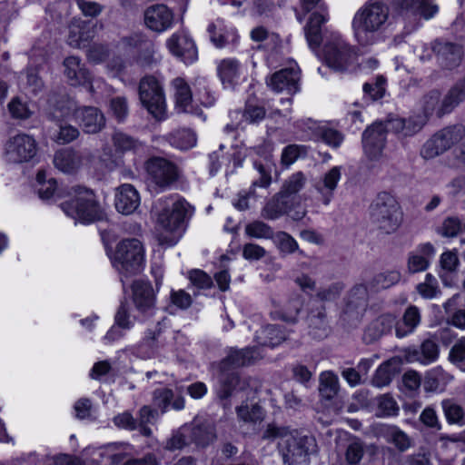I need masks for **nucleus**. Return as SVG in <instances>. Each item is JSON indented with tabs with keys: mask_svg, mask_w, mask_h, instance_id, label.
<instances>
[{
	"mask_svg": "<svg viewBox=\"0 0 465 465\" xmlns=\"http://www.w3.org/2000/svg\"><path fill=\"white\" fill-rule=\"evenodd\" d=\"M390 9L381 1L369 0L353 15L351 28L357 43L371 46L383 39L389 25Z\"/></svg>",
	"mask_w": 465,
	"mask_h": 465,
	"instance_id": "1",
	"label": "nucleus"
},
{
	"mask_svg": "<svg viewBox=\"0 0 465 465\" xmlns=\"http://www.w3.org/2000/svg\"><path fill=\"white\" fill-rule=\"evenodd\" d=\"M191 206L184 199L160 198L153 206L156 230L161 244H175L183 231Z\"/></svg>",
	"mask_w": 465,
	"mask_h": 465,
	"instance_id": "2",
	"label": "nucleus"
},
{
	"mask_svg": "<svg viewBox=\"0 0 465 465\" xmlns=\"http://www.w3.org/2000/svg\"><path fill=\"white\" fill-rule=\"evenodd\" d=\"M465 101V76L459 79L442 97L438 90L427 93L420 101L422 114L426 122L432 114L442 117L451 113L459 104Z\"/></svg>",
	"mask_w": 465,
	"mask_h": 465,
	"instance_id": "3",
	"label": "nucleus"
},
{
	"mask_svg": "<svg viewBox=\"0 0 465 465\" xmlns=\"http://www.w3.org/2000/svg\"><path fill=\"white\" fill-rule=\"evenodd\" d=\"M371 223L381 232L390 234L398 230L402 221L399 203L391 194L382 192L370 206Z\"/></svg>",
	"mask_w": 465,
	"mask_h": 465,
	"instance_id": "4",
	"label": "nucleus"
},
{
	"mask_svg": "<svg viewBox=\"0 0 465 465\" xmlns=\"http://www.w3.org/2000/svg\"><path fill=\"white\" fill-rule=\"evenodd\" d=\"M74 193V198L62 203V209L68 216L84 223L104 219V211L92 191L78 187Z\"/></svg>",
	"mask_w": 465,
	"mask_h": 465,
	"instance_id": "5",
	"label": "nucleus"
},
{
	"mask_svg": "<svg viewBox=\"0 0 465 465\" xmlns=\"http://www.w3.org/2000/svg\"><path fill=\"white\" fill-rule=\"evenodd\" d=\"M145 168L148 185L156 193L170 189L180 177L177 165L165 158H151L146 162Z\"/></svg>",
	"mask_w": 465,
	"mask_h": 465,
	"instance_id": "6",
	"label": "nucleus"
},
{
	"mask_svg": "<svg viewBox=\"0 0 465 465\" xmlns=\"http://www.w3.org/2000/svg\"><path fill=\"white\" fill-rule=\"evenodd\" d=\"M114 266L124 273L139 272L143 263V247L137 239H124L117 246L114 255Z\"/></svg>",
	"mask_w": 465,
	"mask_h": 465,
	"instance_id": "7",
	"label": "nucleus"
},
{
	"mask_svg": "<svg viewBox=\"0 0 465 465\" xmlns=\"http://www.w3.org/2000/svg\"><path fill=\"white\" fill-rule=\"evenodd\" d=\"M465 136V127L452 125L435 133L420 149V156L426 160L433 159L450 149Z\"/></svg>",
	"mask_w": 465,
	"mask_h": 465,
	"instance_id": "8",
	"label": "nucleus"
},
{
	"mask_svg": "<svg viewBox=\"0 0 465 465\" xmlns=\"http://www.w3.org/2000/svg\"><path fill=\"white\" fill-rule=\"evenodd\" d=\"M282 452L284 462L289 465L307 464L310 456L317 452V443L313 437L302 436L294 431L284 441Z\"/></svg>",
	"mask_w": 465,
	"mask_h": 465,
	"instance_id": "9",
	"label": "nucleus"
},
{
	"mask_svg": "<svg viewBox=\"0 0 465 465\" xmlns=\"http://www.w3.org/2000/svg\"><path fill=\"white\" fill-rule=\"evenodd\" d=\"M139 97L143 105L155 119L165 117V98L163 87L153 76L143 77L139 84Z\"/></svg>",
	"mask_w": 465,
	"mask_h": 465,
	"instance_id": "10",
	"label": "nucleus"
},
{
	"mask_svg": "<svg viewBox=\"0 0 465 465\" xmlns=\"http://www.w3.org/2000/svg\"><path fill=\"white\" fill-rule=\"evenodd\" d=\"M36 152L35 140L28 134H19L10 137L5 143L4 158L10 163H21L33 159Z\"/></svg>",
	"mask_w": 465,
	"mask_h": 465,
	"instance_id": "11",
	"label": "nucleus"
},
{
	"mask_svg": "<svg viewBox=\"0 0 465 465\" xmlns=\"http://www.w3.org/2000/svg\"><path fill=\"white\" fill-rule=\"evenodd\" d=\"M324 57L329 67L344 71L353 62L355 53L340 35H334L324 45Z\"/></svg>",
	"mask_w": 465,
	"mask_h": 465,
	"instance_id": "12",
	"label": "nucleus"
},
{
	"mask_svg": "<svg viewBox=\"0 0 465 465\" xmlns=\"http://www.w3.org/2000/svg\"><path fill=\"white\" fill-rule=\"evenodd\" d=\"M273 163L272 161L271 153H266L262 160H256L254 162V168L257 170L260 177L254 180L252 183L250 191L245 193H239L237 201L233 203L235 208L240 211H245L250 208L249 198L254 197L255 187L267 188L272 183V169Z\"/></svg>",
	"mask_w": 465,
	"mask_h": 465,
	"instance_id": "13",
	"label": "nucleus"
},
{
	"mask_svg": "<svg viewBox=\"0 0 465 465\" xmlns=\"http://www.w3.org/2000/svg\"><path fill=\"white\" fill-rule=\"evenodd\" d=\"M131 290L136 311L143 316H153L156 311V292L152 284L143 280H135Z\"/></svg>",
	"mask_w": 465,
	"mask_h": 465,
	"instance_id": "14",
	"label": "nucleus"
},
{
	"mask_svg": "<svg viewBox=\"0 0 465 465\" xmlns=\"http://www.w3.org/2000/svg\"><path fill=\"white\" fill-rule=\"evenodd\" d=\"M94 155L88 152H78L73 149H63L55 153L54 166L64 173H74L83 165L92 162Z\"/></svg>",
	"mask_w": 465,
	"mask_h": 465,
	"instance_id": "15",
	"label": "nucleus"
},
{
	"mask_svg": "<svg viewBox=\"0 0 465 465\" xmlns=\"http://www.w3.org/2000/svg\"><path fill=\"white\" fill-rule=\"evenodd\" d=\"M365 154L371 160L379 159L385 147L386 128L382 123H377L367 128L362 134Z\"/></svg>",
	"mask_w": 465,
	"mask_h": 465,
	"instance_id": "16",
	"label": "nucleus"
},
{
	"mask_svg": "<svg viewBox=\"0 0 465 465\" xmlns=\"http://www.w3.org/2000/svg\"><path fill=\"white\" fill-rule=\"evenodd\" d=\"M262 358L260 348L247 347L245 349H230L227 356L220 362V369L227 371L231 369H236L254 363Z\"/></svg>",
	"mask_w": 465,
	"mask_h": 465,
	"instance_id": "17",
	"label": "nucleus"
},
{
	"mask_svg": "<svg viewBox=\"0 0 465 465\" xmlns=\"http://www.w3.org/2000/svg\"><path fill=\"white\" fill-rule=\"evenodd\" d=\"M300 71L296 64L275 72L267 80L268 86L277 93L294 94L299 90Z\"/></svg>",
	"mask_w": 465,
	"mask_h": 465,
	"instance_id": "18",
	"label": "nucleus"
},
{
	"mask_svg": "<svg viewBox=\"0 0 465 465\" xmlns=\"http://www.w3.org/2000/svg\"><path fill=\"white\" fill-rule=\"evenodd\" d=\"M431 49L437 55L439 64L444 69L452 70L462 61L463 52L459 45L436 40L431 44Z\"/></svg>",
	"mask_w": 465,
	"mask_h": 465,
	"instance_id": "19",
	"label": "nucleus"
},
{
	"mask_svg": "<svg viewBox=\"0 0 465 465\" xmlns=\"http://www.w3.org/2000/svg\"><path fill=\"white\" fill-rule=\"evenodd\" d=\"M64 74L71 85H89V91L94 92L92 76L85 65L77 56H69L64 61Z\"/></svg>",
	"mask_w": 465,
	"mask_h": 465,
	"instance_id": "20",
	"label": "nucleus"
},
{
	"mask_svg": "<svg viewBox=\"0 0 465 465\" xmlns=\"http://www.w3.org/2000/svg\"><path fill=\"white\" fill-rule=\"evenodd\" d=\"M169 51L185 64L197 60L198 53L193 41L184 34H173L166 42Z\"/></svg>",
	"mask_w": 465,
	"mask_h": 465,
	"instance_id": "21",
	"label": "nucleus"
},
{
	"mask_svg": "<svg viewBox=\"0 0 465 465\" xmlns=\"http://www.w3.org/2000/svg\"><path fill=\"white\" fill-rule=\"evenodd\" d=\"M371 289L369 283L356 284L349 292L348 302L344 310V315L348 318L353 316L360 321L367 307Z\"/></svg>",
	"mask_w": 465,
	"mask_h": 465,
	"instance_id": "22",
	"label": "nucleus"
},
{
	"mask_svg": "<svg viewBox=\"0 0 465 465\" xmlns=\"http://www.w3.org/2000/svg\"><path fill=\"white\" fill-rule=\"evenodd\" d=\"M173 12L164 5H154L144 12V23L152 31L162 33L171 27Z\"/></svg>",
	"mask_w": 465,
	"mask_h": 465,
	"instance_id": "23",
	"label": "nucleus"
},
{
	"mask_svg": "<svg viewBox=\"0 0 465 465\" xmlns=\"http://www.w3.org/2000/svg\"><path fill=\"white\" fill-rule=\"evenodd\" d=\"M393 5L403 15H420L430 19L438 12V5L430 0H394Z\"/></svg>",
	"mask_w": 465,
	"mask_h": 465,
	"instance_id": "24",
	"label": "nucleus"
},
{
	"mask_svg": "<svg viewBox=\"0 0 465 465\" xmlns=\"http://www.w3.org/2000/svg\"><path fill=\"white\" fill-rule=\"evenodd\" d=\"M377 436L394 446L400 452H405L413 446V439L395 425L381 424L376 427Z\"/></svg>",
	"mask_w": 465,
	"mask_h": 465,
	"instance_id": "25",
	"label": "nucleus"
},
{
	"mask_svg": "<svg viewBox=\"0 0 465 465\" xmlns=\"http://www.w3.org/2000/svg\"><path fill=\"white\" fill-rule=\"evenodd\" d=\"M341 178V167L333 166L315 183L314 188L320 194V200L324 205H329L331 203Z\"/></svg>",
	"mask_w": 465,
	"mask_h": 465,
	"instance_id": "26",
	"label": "nucleus"
},
{
	"mask_svg": "<svg viewBox=\"0 0 465 465\" xmlns=\"http://www.w3.org/2000/svg\"><path fill=\"white\" fill-rule=\"evenodd\" d=\"M114 204L119 213L129 215L140 205V195L132 184L124 183L116 189Z\"/></svg>",
	"mask_w": 465,
	"mask_h": 465,
	"instance_id": "27",
	"label": "nucleus"
},
{
	"mask_svg": "<svg viewBox=\"0 0 465 465\" xmlns=\"http://www.w3.org/2000/svg\"><path fill=\"white\" fill-rule=\"evenodd\" d=\"M49 103V113L48 116L50 119L62 122L71 115L77 117V112L80 108L77 107L76 102L72 98L62 95L53 96L48 100Z\"/></svg>",
	"mask_w": 465,
	"mask_h": 465,
	"instance_id": "28",
	"label": "nucleus"
},
{
	"mask_svg": "<svg viewBox=\"0 0 465 465\" xmlns=\"http://www.w3.org/2000/svg\"><path fill=\"white\" fill-rule=\"evenodd\" d=\"M76 119L81 123L84 131L88 134H96L105 125L104 115L98 108L93 106L80 108Z\"/></svg>",
	"mask_w": 465,
	"mask_h": 465,
	"instance_id": "29",
	"label": "nucleus"
},
{
	"mask_svg": "<svg viewBox=\"0 0 465 465\" xmlns=\"http://www.w3.org/2000/svg\"><path fill=\"white\" fill-rule=\"evenodd\" d=\"M435 255V248L427 242L420 244L416 251L410 253L407 262L408 271L411 273H417L425 271L430 264V259Z\"/></svg>",
	"mask_w": 465,
	"mask_h": 465,
	"instance_id": "30",
	"label": "nucleus"
},
{
	"mask_svg": "<svg viewBox=\"0 0 465 465\" xmlns=\"http://www.w3.org/2000/svg\"><path fill=\"white\" fill-rule=\"evenodd\" d=\"M439 345L432 340H425L420 349H409L406 359L409 362H420L427 365L435 361L439 357Z\"/></svg>",
	"mask_w": 465,
	"mask_h": 465,
	"instance_id": "31",
	"label": "nucleus"
},
{
	"mask_svg": "<svg viewBox=\"0 0 465 465\" xmlns=\"http://www.w3.org/2000/svg\"><path fill=\"white\" fill-rule=\"evenodd\" d=\"M293 202L292 198L280 191L263 207L262 216L268 220H275L287 213L291 210Z\"/></svg>",
	"mask_w": 465,
	"mask_h": 465,
	"instance_id": "32",
	"label": "nucleus"
},
{
	"mask_svg": "<svg viewBox=\"0 0 465 465\" xmlns=\"http://www.w3.org/2000/svg\"><path fill=\"white\" fill-rule=\"evenodd\" d=\"M189 440L199 446H205L215 438L214 428L212 423L194 420L191 424L185 425Z\"/></svg>",
	"mask_w": 465,
	"mask_h": 465,
	"instance_id": "33",
	"label": "nucleus"
},
{
	"mask_svg": "<svg viewBox=\"0 0 465 465\" xmlns=\"http://www.w3.org/2000/svg\"><path fill=\"white\" fill-rule=\"evenodd\" d=\"M241 64L233 58H225L217 64V74L224 88H232L240 77Z\"/></svg>",
	"mask_w": 465,
	"mask_h": 465,
	"instance_id": "34",
	"label": "nucleus"
},
{
	"mask_svg": "<svg viewBox=\"0 0 465 465\" xmlns=\"http://www.w3.org/2000/svg\"><path fill=\"white\" fill-rule=\"evenodd\" d=\"M285 339L286 335L280 326L272 324L261 327L254 335V341L262 347H275Z\"/></svg>",
	"mask_w": 465,
	"mask_h": 465,
	"instance_id": "35",
	"label": "nucleus"
},
{
	"mask_svg": "<svg viewBox=\"0 0 465 465\" xmlns=\"http://www.w3.org/2000/svg\"><path fill=\"white\" fill-rule=\"evenodd\" d=\"M328 21V14L315 12L310 16L309 22L304 27L307 42L312 49L320 46L322 43L321 25Z\"/></svg>",
	"mask_w": 465,
	"mask_h": 465,
	"instance_id": "36",
	"label": "nucleus"
},
{
	"mask_svg": "<svg viewBox=\"0 0 465 465\" xmlns=\"http://www.w3.org/2000/svg\"><path fill=\"white\" fill-rule=\"evenodd\" d=\"M398 322L394 315L382 314L368 326L365 336L369 338L370 341L377 340L381 335L391 331L393 327L396 328Z\"/></svg>",
	"mask_w": 465,
	"mask_h": 465,
	"instance_id": "37",
	"label": "nucleus"
},
{
	"mask_svg": "<svg viewBox=\"0 0 465 465\" xmlns=\"http://www.w3.org/2000/svg\"><path fill=\"white\" fill-rule=\"evenodd\" d=\"M421 316L418 307L414 305L409 306L402 316V321L396 325V335L403 338L414 331L420 323Z\"/></svg>",
	"mask_w": 465,
	"mask_h": 465,
	"instance_id": "38",
	"label": "nucleus"
},
{
	"mask_svg": "<svg viewBox=\"0 0 465 465\" xmlns=\"http://www.w3.org/2000/svg\"><path fill=\"white\" fill-rule=\"evenodd\" d=\"M239 420L244 423L256 424L263 420L264 413L258 404L242 403L236 408Z\"/></svg>",
	"mask_w": 465,
	"mask_h": 465,
	"instance_id": "39",
	"label": "nucleus"
},
{
	"mask_svg": "<svg viewBox=\"0 0 465 465\" xmlns=\"http://www.w3.org/2000/svg\"><path fill=\"white\" fill-rule=\"evenodd\" d=\"M319 391L321 395L327 399H332L339 391V380L331 371H323L319 379Z\"/></svg>",
	"mask_w": 465,
	"mask_h": 465,
	"instance_id": "40",
	"label": "nucleus"
},
{
	"mask_svg": "<svg viewBox=\"0 0 465 465\" xmlns=\"http://www.w3.org/2000/svg\"><path fill=\"white\" fill-rule=\"evenodd\" d=\"M401 279V273L397 271H386L376 274L368 283L371 292H378L390 288L396 284Z\"/></svg>",
	"mask_w": 465,
	"mask_h": 465,
	"instance_id": "41",
	"label": "nucleus"
},
{
	"mask_svg": "<svg viewBox=\"0 0 465 465\" xmlns=\"http://www.w3.org/2000/svg\"><path fill=\"white\" fill-rule=\"evenodd\" d=\"M85 24L79 20L73 21L69 25L68 44L74 47L84 46L89 40L90 34L85 30Z\"/></svg>",
	"mask_w": 465,
	"mask_h": 465,
	"instance_id": "42",
	"label": "nucleus"
},
{
	"mask_svg": "<svg viewBox=\"0 0 465 465\" xmlns=\"http://www.w3.org/2000/svg\"><path fill=\"white\" fill-rule=\"evenodd\" d=\"M170 143L181 150H188L196 144V135L189 129L177 130L168 136Z\"/></svg>",
	"mask_w": 465,
	"mask_h": 465,
	"instance_id": "43",
	"label": "nucleus"
},
{
	"mask_svg": "<svg viewBox=\"0 0 465 465\" xmlns=\"http://www.w3.org/2000/svg\"><path fill=\"white\" fill-rule=\"evenodd\" d=\"M173 86L175 90L176 105L183 111H186L193 99L189 85L183 78L178 77L173 81Z\"/></svg>",
	"mask_w": 465,
	"mask_h": 465,
	"instance_id": "44",
	"label": "nucleus"
},
{
	"mask_svg": "<svg viewBox=\"0 0 465 465\" xmlns=\"http://www.w3.org/2000/svg\"><path fill=\"white\" fill-rule=\"evenodd\" d=\"M442 410L450 424L462 426L465 424V411L463 408L452 400H444L441 402Z\"/></svg>",
	"mask_w": 465,
	"mask_h": 465,
	"instance_id": "45",
	"label": "nucleus"
},
{
	"mask_svg": "<svg viewBox=\"0 0 465 465\" xmlns=\"http://www.w3.org/2000/svg\"><path fill=\"white\" fill-rule=\"evenodd\" d=\"M302 306L303 300L302 296L299 294L291 296L280 312V318L285 322H295Z\"/></svg>",
	"mask_w": 465,
	"mask_h": 465,
	"instance_id": "46",
	"label": "nucleus"
},
{
	"mask_svg": "<svg viewBox=\"0 0 465 465\" xmlns=\"http://www.w3.org/2000/svg\"><path fill=\"white\" fill-rule=\"evenodd\" d=\"M306 182L305 174L302 172H296L285 180L281 191L294 201L295 195L303 189Z\"/></svg>",
	"mask_w": 465,
	"mask_h": 465,
	"instance_id": "47",
	"label": "nucleus"
},
{
	"mask_svg": "<svg viewBox=\"0 0 465 465\" xmlns=\"http://www.w3.org/2000/svg\"><path fill=\"white\" fill-rule=\"evenodd\" d=\"M112 141L115 149L120 152L135 151L141 146L139 141L119 131L114 133Z\"/></svg>",
	"mask_w": 465,
	"mask_h": 465,
	"instance_id": "48",
	"label": "nucleus"
},
{
	"mask_svg": "<svg viewBox=\"0 0 465 465\" xmlns=\"http://www.w3.org/2000/svg\"><path fill=\"white\" fill-rule=\"evenodd\" d=\"M101 456L107 458L111 464L119 465L124 461L126 457L125 444L124 443H111L105 446L101 452Z\"/></svg>",
	"mask_w": 465,
	"mask_h": 465,
	"instance_id": "49",
	"label": "nucleus"
},
{
	"mask_svg": "<svg viewBox=\"0 0 465 465\" xmlns=\"http://www.w3.org/2000/svg\"><path fill=\"white\" fill-rule=\"evenodd\" d=\"M395 371L390 361L382 363L375 371L371 383L378 388L388 386L394 376Z\"/></svg>",
	"mask_w": 465,
	"mask_h": 465,
	"instance_id": "50",
	"label": "nucleus"
},
{
	"mask_svg": "<svg viewBox=\"0 0 465 465\" xmlns=\"http://www.w3.org/2000/svg\"><path fill=\"white\" fill-rule=\"evenodd\" d=\"M309 324L312 329L311 333L318 339H322L327 335V324L325 321V312L322 309L317 314L312 312L309 316Z\"/></svg>",
	"mask_w": 465,
	"mask_h": 465,
	"instance_id": "51",
	"label": "nucleus"
},
{
	"mask_svg": "<svg viewBox=\"0 0 465 465\" xmlns=\"http://www.w3.org/2000/svg\"><path fill=\"white\" fill-rule=\"evenodd\" d=\"M293 432L289 427L272 422L267 424L262 432V439L266 440H275L277 439L286 440Z\"/></svg>",
	"mask_w": 465,
	"mask_h": 465,
	"instance_id": "52",
	"label": "nucleus"
},
{
	"mask_svg": "<svg viewBox=\"0 0 465 465\" xmlns=\"http://www.w3.org/2000/svg\"><path fill=\"white\" fill-rule=\"evenodd\" d=\"M245 234L251 238L270 239L273 235L272 229L262 221L248 223L244 229Z\"/></svg>",
	"mask_w": 465,
	"mask_h": 465,
	"instance_id": "53",
	"label": "nucleus"
},
{
	"mask_svg": "<svg viewBox=\"0 0 465 465\" xmlns=\"http://www.w3.org/2000/svg\"><path fill=\"white\" fill-rule=\"evenodd\" d=\"M219 381L218 396L221 399H226L232 394V390L239 381V378L234 372L226 373V371H222Z\"/></svg>",
	"mask_w": 465,
	"mask_h": 465,
	"instance_id": "54",
	"label": "nucleus"
},
{
	"mask_svg": "<svg viewBox=\"0 0 465 465\" xmlns=\"http://www.w3.org/2000/svg\"><path fill=\"white\" fill-rule=\"evenodd\" d=\"M59 130L57 134L54 136V141L60 144L69 143L78 138L80 132L79 130L66 123L57 122Z\"/></svg>",
	"mask_w": 465,
	"mask_h": 465,
	"instance_id": "55",
	"label": "nucleus"
},
{
	"mask_svg": "<svg viewBox=\"0 0 465 465\" xmlns=\"http://www.w3.org/2000/svg\"><path fill=\"white\" fill-rule=\"evenodd\" d=\"M418 293L424 299H432L437 296L439 285L436 278L430 273L426 274L425 281L417 285Z\"/></svg>",
	"mask_w": 465,
	"mask_h": 465,
	"instance_id": "56",
	"label": "nucleus"
},
{
	"mask_svg": "<svg viewBox=\"0 0 465 465\" xmlns=\"http://www.w3.org/2000/svg\"><path fill=\"white\" fill-rule=\"evenodd\" d=\"M189 436L187 433V427L183 426L178 430L173 433L170 439L165 443V449L171 451L182 450L189 444Z\"/></svg>",
	"mask_w": 465,
	"mask_h": 465,
	"instance_id": "57",
	"label": "nucleus"
},
{
	"mask_svg": "<svg viewBox=\"0 0 465 465\" xmlns=\"http://www.w3.org/2000/svg\"><path fill=\"white\" fill-rule=\"evenodd\" d=\"M364 455L363 443L359 440L350 442L345 450V460L348 465H358Z\"/></svg>",
	"mask_w": 465,
	"mask_h": 465,
	"instance_id": "58",
	"label": "nucleus"
},
{
	"mask_svg": "<svg viewBox=\"0 0 465 465\" xmlns=\"http://www.w3.org/2000/svg\"><path fill=\"white\" fill-rule=\"evenodd\" d=\"M195 96L203 106H212L215 103V96L204 79L196 80Z\"/></svg>",
	"mask_w": 465,
	"mask_h": 465,
	"instance_id": "59",
	"label": "nucleus"
},
{
	"mask_svg": "<svg viewBox=\"0 0 465 465\" xmlns=\"http://www.w3.org/2000/svg\"><path fill=\"white\" fill-rule=\"evenodd\" d=\"M306 154V148L302 145H287L282 153L281 163L282 165L291 166L300 156Z\"/></svg>",
	"mask_w": 465,
	"mask_h": 465,
	"instance_id": "60",
	"label": "nucleus"
},
{
	"mask_svg": "<svg viewBox=\"0 0 465 465\" xmlns=\"http://www.w3.org/2000/svg\"><path fill=\"white\" fill-rule=\"evenodd\" d=\"M399 407L395 400L385 394L378 399V416L390 417L398 414Z\"/></svg>",
	"mask_w": 465,
	"mask_h": 465,
	"instance_id": "61",
	"label": "nucleus"
},
{
	"mask_svg": "<svg viewBox=\"0 0 465 465\" xmlns=\"http://www.w3.org/2000/svg\"><path fill=\"white\" fill-rule=\"evenodd\" d=\"M426 124V116L419 114L404 118L402 137L412 136L421 130Z\"/></svg>",
	"mask_w": 465,
	"mask_h": 465,
	"instance_id": "62",
	"label": "nucleus"
},
{
	"mask_svg": "<svg viewBox=\"0 0 465 465\" xmlns=\"http://www.w3.org/2000/svg\"><path fill=\"white\" fill-rule=\"evenodd\" d=\"M275 239L281 252L291 254L298 250L299 246L296 240L285 232H279Z\"/></svg>",
	"mask_w": 465,
	"mask_h": 465,
	"instance_id": "63",
	"label": "nucleus"
},
{
	"mask_svg": "<svg viewBox=\"0 0 465 465\" xmlns=\"http://www.w3.org/2000/svg\"><path fill=\"white\" fill-rule=\"evenodd\" d=\"M8 110L11 116L15 119H27L32 114L28 105L22 102L18 97L11 100L8 104Z\"/></svg>",
	"mask_w": 465,
	"mask_h": 465,
	"instance_id": "64",
	"label": "nucleus"
}]
</instances>
